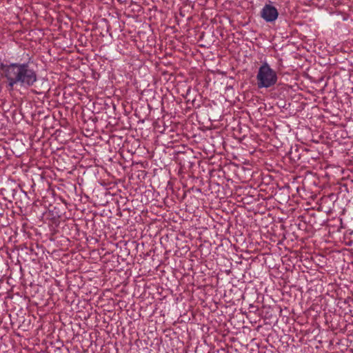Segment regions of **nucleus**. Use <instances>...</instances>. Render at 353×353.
<instances>
[{"instance_id": "nucleus-11", "label": "nucleus", "mask_w": 353, "mask_h": 353, "mask_svg": "<svg viewBox=\"0 0 353 353\" xmlns=\"http://www.w3.org/2000/svg\"><path fill=\"white\" fill-rule=\"evenodd\" d=\"M312 97H314V101H316V99L315 97V95H312Z\"/></svg>"}, {"instance_id": "nucleus-4", "label": "nucleus", "mask_w": 353, "mask_h": 353, "mask_svg": "<svg viewBox=\"0 0 353 353\" xmlns=\"http://www.w3.org/2000/svg\"><path fill=\"white\" fill-rule=\"evenodd\" d=\"M323 213L318 211L317 213L310 214V227L314 230H319L323 225L325 220L323 218Z\"/></svg>"}, {"instance_id": "nucleus-10", "label": "nucleus", "mask_w": 353, "mask_h": 353, "mask_svg": "<svg viewBox=\"0 0 353 353\" xmlns=\"http://www.w3.org/2000/svg\"><path fill=\"white\" fill-rule=\"evenodd\" d=\"M310 199H312L313 200L314 199L313 196H310ZM315 199H316V195H315Z\"/></svg>"}, {"instance_id": "nucleus-7", "label": "nucleus", "mask_w": 353, "mask_h": 353, "mask_svg": "<svg viewBox=\"0 0 353 353\" xmlns=\"http://www.w3.org/2000/svg\"><path fill=\"white\" fill-rule=\"evenodd\" d=\"M320 153H321L320 148H316V153L310 155V158H312L313 159H318L319 157Z\"/></svg>"}, {"instance_id": "nucleus-5", "label": "nucleus", "mask_w": 353, "mask_h": 353, "mask_svg": "<svg viewBox=\"0 0 353 353\" xmlns=\"http://www.w3.org/2000/svg\"><path fill=\"white\" fill-rule=\"evenodd\" d=\"M311 310H312L313 312H315V314H313L312 316H314V320L316 321L317 316H319V314L322 313V307H321V305H319L318 304L317 305L313 304L312 307V308L310 307V311Z\"/></svg>"}, {"instance_id": "nucleus-2", "label": "nucleus", "mask_w": 353, "mask_h": 353, "mask_svg": "<svg viewBox=\"0 0 353 353\" xmlns=\"http://www.w3.org/2000/svg\"><path fill=\"white\" fill-rule=\"evenodd\" d=\"M277 74L268 63H263L259 68L256 74V85L258 88H268L274 85L277 82Z\"/></svg>"}, {"instance_id": "nucleus-3", "label": "nucleus", "mask_w": 353, "mask_h": 353, "mask_svg": "<svg viewBox=\"0 0 353 353\" xmlns=\"http://www.w3.org/2000/svg\"><path fill=\"white\" fill-rule=\"evenodd\" d=\"M279 16L277 9L271 4H265L261 11V17L266 22H274Z\"/></svg>"}, {"instance_id": "nucleus-1", "label": "nucleus", "mask_w": 353, "mask_h": 353, "mask_svg": "<svg viewBox=\"0 0 353 353\" xmlns=\"http://www.w3.org/2000/svg\"><path fill=\"white\" fill-rule=\"evenodd\" d=\"M0 70L3 77L6 79V87L9 91L13 90L17 85L29 88L38 81L37 70L28 62L1 63Z\"/></svg>"}, {"instance_id": "nucleus-6", "label": "nucleus", "mask_w": 353, "mask_h": 353, "mask_svg": "<svg viewBox=\"0 0 353 353\" xmlns=\"http://www.w3.org/2000/svg\"><path fill=\"white\" fill-rule=\"evenodd\" d=\"M316 281V283H317L315 285V286H316V289H315V290H316V292H317L318 291H319L320 292H321V291H322V288H322V283H321V281H319V280H317V281Z\"/></svg>"}, {"instance_id": "nucleus-9", "label": "nucleus", "mask_w": 353, "mask_h": 353, "mask_svg": "<svg viewBox=\"0 0 353 353\" xmlns=\"http://www.w3.org/2000/svg\"><path fill=\"white\" fill-rule=\"evenodd\" d=\"M318 147H315L314 145H312V143H310V152H312V149H314V150H316V148Z\"/></svg>"}, {"instance_id": "nucleus-12", "label": "nucleus", "mask_w": 353, "mask_h": 353, "mask_svg": "<svg viewBox=\"0 0 353 353\" xmlns=\"http://www.w3.org/2000/svg\"><path fill=\"white\" fill-rule=\"evenodd\" d=\"M313 260V257H310V261Z\"/></svg>"}, {"instance_id": "nucleus-8", "label": "nucleus", "mask_w": 353, "mask_h": 353, "mask_svg": "<svg viewBox=\"0 0 353 353\" xmlns=\"http://www.w3.org/2000/svg\"><path fill=\"white\" fill-rule=\"evenodd\" d=\"M312 112H310V114L314 115L315 113H316L317 111H319V108L316 105H314L311 108Z\"/></svg>"}]
</instances>
